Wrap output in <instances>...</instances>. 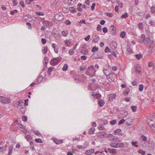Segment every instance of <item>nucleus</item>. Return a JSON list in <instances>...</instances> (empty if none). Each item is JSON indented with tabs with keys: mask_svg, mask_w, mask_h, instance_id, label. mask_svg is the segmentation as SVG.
<instances>
[{
	"mask_svg": "<svg viewBox=\"0 0 155 155\" xmlns=\"http://www.w3.org/2000/svg\"><path fill=\"white\" fill-rule=\"evenodd\" d=\"M137 142H132V144L134 146L136 147H138V145L137 144Z\"/></svg>",
	"mask_w": 155,
	"mask_h": 155,
	"instance_id": "de8ad7c7",
	"label": "nucleus"
},
{
	"mask_svg": "<svg viewBox=\"0 0 155 155\" xmlns=\"http://www.w3.org/2000/svg\"><path fill=\"white\" fill-rule=\"evenodd\" d=\"M6 150L7 149H6V147L5 146H3V147H0V152H4V151H6Z\"/></svg>",
	"mask_w": 155,
	"mask_h": 155,
	"instance_id": "b1692460",
	"label": "nucleus"
},
{
	"mask_svg": "<svg viewBox=\"0 0 155 155\" xmlns=\"http://www.w3.org/2000/svg\"><path fill=\"white\" fill-rule=\"evenodd\" d=\"M85 153L87 155H90L91 154V153L90 150H87L86 151Z\"/></svg>",
	"mask_w": 155,
	"mask_h": 155,
	"instance_id": "774afa93",
	"label": "nucleus"
},
{
	"mask_svg": "<svg viewBox=\"0 0 155 155\" xmlns=\"http://www.w3.org/2000/svg\"><path fill=\"white\" fill-rule=\"evenodd\" d=\"M81 53L84 54H87L88 53V50L85 49L83 50H81Z\"/></svg>",
	"mask_w": 155,
	"mask_h": 155,
	"instance_id": "2eb2a0df",
	"label": "nucleus"
},
{
	"mask_svg": "<svg viewBox=\"0 0 155 155\" xmlns=\"http://www.w3.org/2000/svg\"><path fill=\"white\" fill-rule=\"evenodd\" d=\"M104 104L105 102L103 100L101 99L98 101V104L99 106L101 107H103Z\"/></svg>",
	"mask_w": 155,
	"mask_h": 155,
	"instance_id": "f8f14e48",
	"label": "nucleus"
},
{
	"mask_svg": "<svg viewBox=\"0 0 155 155\" xmlns=\"http://www.w3.org/2000/svg\"><path fill=\"white\" fill-rule=\"evenodd\" d=\"M13 146L12 145L10 146L9 147V151L8 155H11L13 149Z\"/></svg>",
	"mask_w": 155,
	"mask_h": 155,
	"instance_id": "4468645a",
	"label": "nucleus"
},
{
	"mask_svg": "<svg viewBox=\"0 0 155 155\" xmlns=\"http://www.w3.org/2000/svg\"><path fill=\"white\" fill-rule=\"evenodd\" d=\"M110 123L111 125H114L115 124L117 123V121L115 120H114L112 121H111L110 122Z\"/></svg>",
	"mask_w": 155,
	"mask_h": 155,
	"instance_id": "4c0bfd02",
	"label": "nucleus"
},
{
	"mask_svg": "<svg viewBox=\"0 0 155 155\" xmlns=\"http://www.w3.org/2000/svg\"><path fill=\"white\" fill-rule=\"evenodd\" d=\"M42 77L41 76H39L38 78L37 81L38 83L37 84H38V83L41 82L42 81Z\"/></svg>",
	"mask_w": 155,
	"mask_h": 155,
	"instance_id": "4be33fe9",
	"label": "nucleus"
},
{
	"mask_svg": "<svg viewBox=\"0 0 155 155\" xmlns=\"http://www.w3.org/2000/svg\"><path fill=\"white\" fill-rule=\"evenodd\" d=\"M111 51V50L110 48H109L108 47H107L104 50L105 52L107 53V52H110Z\"/></svg>",
	"mask_w": 155,
	"mask_h": 155,
	"instance_id": "72a5a7b5",
	"label": "nucleus"
},
{
	"mask_svg": "<svg viewBox=\"0 0 155 155\" xmlns=\"http://www.w3.org/2000/svg\"><path fill=\"white\" fill-rule=\"evenodd\" d=\"M125 121L124 119L120 120L118 123L119 125H120L123 123Z\"/></svg>",
	"mask_w": 155,
	"mask_h": 155,
	"instance_id": "c03bdc74",
	"label": "nucleus"
},
{
	"mask_svg": "<svg viewBox=\"0 0 155 155\" xmlns=\"http://www.w3.org/2000/svg\"><path fill=\"white\" fill-rule=\"evenodd\" d=\"M35 14L38 15H44V14H43L41 12H35Z\"/></svg>",
	"mask_w": 155,
	"mask_h": 155,
	"instance_id": "3c124183",
	"label": "nucleus"
},
{
	"mask_svg": "<svg viewBox=\"0 0 155 155\" xmlns=\"http://www.w3.org/2000/svg\"><path fill=\"white\" fill-rule=\"evenodd\" d=\"M17 125L21 128L23 129H25L24 127H24L22 124H21L20 123H17Z\"/></svg>",
	"mask_w": 155,
	"mask_h": 155,
	"instance_id": "c9c22d12",
	"label": "nucleus"
},
{
	"mask_svg": "<svg viewBox=\"0 0 155 155\" xmlns=\"http://www.w3.org/2000/svg\"><path fill=\"white\" fill-rule=\"evenodd\" d=\"M28 99H27L25 100V106H28Z\"/></svg>",
	"mask_w": 155,
	"mask_h": 155,
	"instance_id": "e2e57ef3",
	"label": "nucleus"
},
{
	"mask_svg": "<svg viewBox=\"0 0 155 155\" xmlns=\"http://www.w3.org/2000/svg\"><path fill=\"white\" fill-rule=\"evenodd\" d=\"M48 51V49L47 47H44V49L42 50V52L44 54H46Z\"/></svg>",
	"mask_w": 155,
	"mask_h": 155,
	"instance_id": "bb28decb",
	"label": "nucleus"
},
{
	"mask_svg": "<svg viewBox=\"0 0 155 155\" xmlns=\"http://www.w3.org/2000/svg\"><path fill=\"white\" fill-rule=\"evenodd\" d=\"M77 147L78 149H84L85 148H86V147H84L83 146H81V145H78L77 146Z\"/></svg>",
	"mask_w": 155,
	"mask_h": 155,
	"instance_id": "864d4df0",
	"label": "nucleus"
},
{
	"mask_svg": "<svg viewBox=\"0 0 155 155\" xmlns=\"http://www.w3.org/2000/svg\"><path fill=\"white\" fill-rule=\"evenodd\" d=\"M111 134H107L105 132L101 131L97 133V136L100 137L102 138L105 137V138H109L110 137L109 135H111Z\"/></svg>",
	"mask_w": 155,
	"mask_h": 155,
	"instance_id": "f03ea898",
	"label": "nucleus"
},
{
	"mask_svg": "<svg viewBox=\"0 0 155 155\" xmlns=\"http://www.w3.org/2000/svg\"><path fill=\"white\" fill-rule=\"evenodd\" d=\"M117 3L119 4V5L118 6V7H120V8H122L123 6V3L122 2H120L119 1Z\"/></svg>",
	"mask_w": 155,
	"mask_h": 155,
	"instance_id": "49530a36",
	"label": "nucleus"
},
{
	"mask_svg": "<svg viewBox=\"0 0 155 155\" xmlns=\"http://www.w3.org/2000/svg\"><path fill=\"white\" fill-rule=\"evenodd\" d=\"M127 51L129 54H131L133 52L132 50L130 48V47L127 48Z\"/></svg>",
	"mask_w": 155,
	"mask_h": 155,
	"instance_id": "a18cd8bd",
	"label": "nucleus"
},
{
	"mask_svg": "<svg viewBox=\"0 0 155 155\" xmlns=\"http://www.w3.org/2000/svg\"><path fill=\"white\" fill-rule=\"evenodd\" d=\"M17 0H13L12 2L13 3V5L14 6H16L18 4V2H17Z\"/></svg>",
	"mask_w": 155,
	"mask_h": 155,
	"instance_id": "13d9d810",
	"label": "nucleus"
},
{
	"mask_svg": "<svg viewBox=\"0 0 155 155\" xmlns=\"http://www.w3.org/2000/svg\"><path fill=\"white\" fill-rule=\"evenodd\" d=\"M141 138L142 139V140L144 141H145L147 140V138L145 136H144L142 135L141 136Z\"/></svg>",
	"mask_w": 155,
	"mask_h": 155,
	"instance_id": "680f3d73",
	"label": "nucleus"
},
{
	"mask_svg": "<svg viewBox=\"0 0 155 155\" xmlns=\"http://www.w3.org/2000/svg\"><path fill=\"white\" fill-rule=\"evenodd\" d=\"M52 140L54 142L57 144H61L63 143V140H58L55 138H53Z\"/></svg>",
	"mask_w": 155,
	"mask_h": 155,
	"instance_id": "6e6552de",
	"label": "nucleus"
},
{
	"mask_svg": "<svg viewBox=\"0 0 155 155\" xmlns=\"http://www.w3.org/2000/svg\"><path fill=\"white\" fill-rule=\"evenodd\" d=\"M74 49H73V48H72V49H71L69 51V53L70 55H72L74 53Z\"/></svg>",
	"mask_w": 155,
	"mask_h": 155,
	"instance_id": "7c9ffc66",
	"label": "nucleus"
},
{
	"mask_svg": "<svg viewBox=\"0 0 155 155\" xmlns=\"http://www.w3.org/2000/svg\"><path fill=\"white\" fill-rule=\"evenodd\" d=\"M98 50V48L96 47V46H94L92 48L91 50V51L93 52H94L96 51H97Z\"/></svg>",
	"mask_w": 155,
	"mask_h": 155,
	"instance_id": "a878e982",
	"label": "nucleus"
},
{
	"mask_svg": "<svg viewBox=\"0 0 155 155\" xmlns=\"http://www.w3.org/2000/svg\"><path fill=\"white\" fill-rule=\"evenodd\" d=\"M114 73H110L107 75H106V77L108 81L110 82H113L114 81V78L113 76Z\"/></svg>",
	"mask_w": 155,
	"mask_h": 155,
	"instance_id": "423d86ee",
	"label": "nucleus"
},
{
	"mask_svg": "<svg viewBox=\"0 0 155 155\" xmlns=\"http://www.w3.org/2000/svg\"><path fill=\"white\" fill-rule=\"evenodd\" d=\"M0 101L2 103H9L11 100L9 98L3 96H0Z\"/></svg>",
	"mask_w": 155,
	"mask_h": 155,
	"instance_id": "20e7f679",
	"label": "nucleus"
},
{
	"mask_svg": "<svg viewBox=\"0 0 155 155\" xmlns=\"http://www.w3.org/2000/svg\"><path fill=\"white\" fill-rule=\"evenodd\" d=\"M139 28L140 29H142L143 28V24L142 23H139Z\"/></svg>",
	"mask_w": 155,
	"mask_h": 155,
	"instance_id": "603ef678",
	"label": "nucleus"
},
{
	"mask_svg": "<svg viewBox=\"0 0 155 155\" xmlns=\"http://www.w3.org/2000/svg\"><path fill=\"white\" fill-rule=\"evenodd\" d=\"M138 152L142 155H144L145 154V152L141 149L139 150Z\"/></svg>",
	"mask_w": 155,
	"mask_h": 155,
	"instance_id": "473e14b6",
	"label": "nucleus"
},
{
	"mask_svg": "<svg viewBox=\"0 0 155 155\" xmlns=\"http://www.w3.org/2000/svg\"><path fill=\"white\" fill-rule=\"evenodd\" d=\"M18 11L17 10L15 9L13 10V11H11L10 12V13L12 15H13L15 14V13L18 12Z\"/></svg>",
	"mask_w": 155,
	"mask_h": 155,
	"instance_id": "f704fd0d",
	"label": "nucleus"
},
{
	"mask_svg": "<svg viewBox=\"0 0 155 155\" xmlns=\"http://www.w3.org/2000/svg\"><path fill=\"white\" fill-rule=\"evenodd\" d=\"M99 39L100 38L99 36L97 35H94V37L92 40V42L94 43H97Z\"/></svg>",
	"mask_w": 155,
	"mask_h": 155,
	"instance_id": "9b49d317",
	"label": "nucleus"
},
{
	"mask_svg": "<svg viewBox=\"0 0 155 155\" xmlns=\"http://www.w3.org/2000/svg\"><path fill=\"white\" fill-rule=\"evenodd\" d=\"M151 12L152 13H154L155 12V7H151Z\"/></svg>",
	"mask_w": 155,
	"mask_h": 155,
	"instance_id": "79ce46f5",
	"label": "nucleus"
},
{
	"mask_svg": "<svg viewBox=\"0 0 155 155\" xmlns=\"http://www.w3.org/2000/svg\"><path fill=\"white\" fill-rule=\"evenodd\" d=\"M135 69L136 72L140 73L141 71V68L138 64H136L135 65Z\"/></svg>",
	"mask_w": 155,
	"mask_h": 155,
	"instance_id": "1a4fd4ad",
	"label": "nucleus"
},
{
	"mask_svg": "<svg viewBox=\"0 0 155 155\" xmlns=\"http://www.w3.org/2000/svg\"><path fill=\"white\" fill-rule=\"evenodd\" d=\"M35 141L37 143H42V141L41 139H36L35 140Z\"/></svg>",
	"mask_w": 155,
	"mask_h": 155,
	"instance_id": "ea45409f",
	"label": "nucleus"
},
{
	"mask_svg": "<svg viewBox=\"0 0 155 155\" xmlns=\"http://www.w3.org/2000/svg\"><path fill=\"white\" fill-rule=\"evenodd\" d=\"M103 31L104 33H106L107 31V29L106 27H104L103 28Z\"/></svg>",
	"mask_w": 155,
	"mask_h": 155,
	"instance_id": "052dcab7",
	"label": "nucleus"
},
{
	"mask_svg": "<svg viewBox=\"0 0 155 155\" xmlns=\"http://www.w3.org/2000/svg\"><path fill=\"white\" fill-rule=\"evenodd\" d=\"M126 35V33L124 31L121 32L120 34V36L121 37L124 38Z\"/></svg>",
	"mask_w": 155,
	"mask_h": 155,
	"instance_id": "c85d7f7f",
	"label": "nucleus"
},
{
	"mask_svg": "<svg viewBox=\"0 0 155 155\" xmlns=\"http://www.w3.org/2000/svg\"><path fill=\"white\" fill-rule=\"evenodd\" d=\"M116 97V95L115 94H110L109 95V97L110 100H112L113 99H114Z\"/></svg>",
	"mask_w": 155,
	"mask_h": 155,
	"instance_id": "dca6fc26",
	"label": "nucleus"
},
{
	"mask_svg": "<svg viewBox=\"0 0 155 155\" xmlns=\"http://www.w3.org/2000/svg\"><path fill=\"white\" fill-rule=\"evenodd\" d=\"M95 3H93L92 4V5L91 6V8L92 10H93L94 9V7L95 6Z\"/></svg>",
	"mask_w": 155,
	"mask_h": 155,
	"instance_id": "0e129e2a",
	"label": "nucleus"
},
{
	"mask_svg": "<svg viewBox=\"0 0 155 155\" xmlns=\"http://www.w3.org/2000/svg\"><path fill=\"white\" fill-rule=\"evenodd\" d=\"M19 4L21 5V6L22 7L24 8L25 7V5L24 2L23 1H21L20 2Z\"/></svg>",
	"mask_w": 155,
	"mask_h": 155,
	"instance_id": "58836bf2",
	"label": "nucleus"
},
{
	"mask_svg": "<svg viewBox=\"0 0 155 155\" xmlns=\"http://www.w3.org/2000/svg\"><path fill=\"white\" fill-rule=\"evenodd\" d=\"M25 137L29 142H30L32 139V137L31 135H28L25 136Z\"/></svg>",
	"mask_w": 155,
	"mask_h": 155,
	"instance_id": "f3484780",
	"label": "nucleus"
},
{
	"mask_svg": "<svg viewBox=\"0 0 155 155\" xmlns=\"http://www.w3.org/2000/svg\"><path fill=\"white\" fill-rule=\"evenodd\" d=\"M54 18L56 20L61 21L63 19V15L61 13L56 14L54 15Z\"/></svg>",
	"mask_w": 155,
	"mask_h": 155,
	"instance_id": "39448f33",
	"label": "nucleus"
},
{
	"mask_svg": "<svg viewBox=\"0 0 155 155\" xmlns=\"http://www.w3.org/2000/svg\"><path fill=\"white\" fill-rule=\"evenodd\" d=\"M101 26L100 25H98L97 27V31H101Z\"/></svg>",
	"mask_w": 155,
	"mask_h": 155,
	"instance_id": "09e8293b",
	"label": "nucleus"
},
{
	"mask_svg": "<svg viewBox=\"0 0 155 155\" xmlns=\"http://www.w3.org/2000/svg\"><path fill=\"white\" fill-rule=\"evenodd\" d=\"M110 146L112 147L117 148V144H115V143H111L110 144Z\"/></svg>",
	"mask_w": 155,
	"mask_h": 155,
	"instance_id": "5fc2aeb1",
	"label": "nucleus"
},
{
	"mask_svg": "<svg viewBox=\"0 0 155 155\" xmlns=\"http://www.w3.org/2000/svg\"><path fill=\"white\" fill-rule=\"evenodd\" d=\"M52 46L54 48L55 52L56 53H58V48L56 47V44H52Z\"/></svg>",
	"mask_w": 155,
	"mask_h": 155,
	"instance_id": "6ab92c4d",
	"label": "nucleus"
},
{
	"mask_svg": "<svg viewBox=\"0 0 155 155\" xmlns=\"http://www.w3.org/2000/svg\"><path fill=\"white\" fill-rule=\"evenodd\" d=\"M104 129V126L103 125H101L99 128V130H103Z\"/></svg>",
	"mask_w": 155,
	"mask_h": 155,
	"instance_id": "69168bd1",
	"label": "nucleus"
},
{
	"mask_svg": "<svg viewBox=\"0 0 155 155\" xmlns=\"http://www.w3.org/2000/svg\"><path fill=\"white\" fill-rule=\"evenodd\" d=\"M68 65L67 64H65L62 68V70L63 71H66L68 69Z\"/></svg>",
	"mask_w": 155,
	"mask_h": 155,
	"instance_id": "393cba45",
	"label": "nucleus"
},
{
	"mask_svg": "<svg viewBox=\"0 0 155 155\" xmlns=\"http://www.w3.org/2000/svg\"><path fill=\"white\" fill-rule=\"evenodd\" d=\"M41 42H42V44H45L46 42V39L44 38H42L41 39Z\"/></svg>",
	"mask_w": 155,
	"mask_h": 155,
	"instance_id": "4d7b16f0",
	"label": "nucleus"
},
{
	"mask_svg": "<svg viewBox=\"0 0 155 155\" xmlns=\"http://www.w3.org/2000/svg\"><path fill=\"white\" fill-rule=\"evenodd\" d=\"M139 90L140 91H142L143 89V86L142 84H141L139 85Z\"/></svg>",
	"mask_w": 155,
	"mask_h": 155,
	"instance_id": "e433bc0d",
	"label": "nucleus"
},
{
	"mask_svg": "<svg viewBox=\"0 0 155 155\" xmlns=\"http://www.w3.org/2000/svg\"><path fill=\"white\" fill-rule=\"evenodd\" d=\"M34 132L35 134L36 135H37L39 136H41V134L40 132H39L38 131H37V132L35 131Z\"/></svg>",
	"mask_w": 155,
	"mask_h": 155,
	"instance_id": "8fccbe9b",
	"label": "nucleus"
},
{
	"mask_svg": "<svg viewBox=\"0 0 155 155\" xmlns=\"http://www.w3.org/2000/svg\"><path fill=\"white\" fill-rule=\"evenodd\" d=\"M95 130V129L94 127H91L89 130V131L88 132L89 134H94V132Z\"/></svg>",
	"mask_w": 155,
	"mask_h": 155,
	"instance_id": "a211bd4d",
	"label": "nucleus"
},
{
	"mask_svg": "<svg viewBox=\"0 0 155 155\" xmlns=\"http://www.w3.org/2000/svg\"><path fill=\"white\" fill-rule=\"evenodd\" d=\"M22 120L25 122L27 120V117L25 116H24L22 117Z\"/></svg>",
	"mask_w": 155,
	"mask_h": 155,
	"instance_id": "37998d69",
	"label": "nucleus"
},
{
	"mask_svg": "<svg viewBox=\"0 0 155 155\" xmlns=\"http://www.w3.org/2000/svg\"><path fill=\"white\" fill-rule=\"evenodd\" d=\"M128 16V15L127 13H125L124 14L122 15L121 16V18H127Z\"/></svg>",
	"mask_w": 155,
	"mask_h": 155,
	"instance_id": "cd10ccee",
	"label": "nucleus"
},
{
	"mask_svg": "<svg viewBox=\"0 0 155 155\" xmlns=\"http://www.w3.org/2000/svg\"><path fill=\"white\" fill-rule=\"evenodd\" d=\"M90 35H88L85 38V41H88L90 38Z\"/></svg>",
	"mask_w": 155,
	"mask_h": 155,
	"instance_id": "338daca9",
	"label": "nucleus"
},
{
	"mask_svg": "<svg viewBox=\"0 0 155 155\" xmlns=\"http://www.w3.org/2000/svg\"><path fill=\"white\" fill-rule=\"evenodd\" d=\"M65 23L67 25H69L71 24V22L69 20H67L65 21Z\"/></svg>",
	"mask_w": 155,
	"mask_h": 155,
	"instance_id": "a19ab883",
	"label": "nucleus"
},
{
	"mask_svg": "<svg viewBox=\"0 0 155 155\" xmlns=\"http://www.w3.org/2000/svg\"><path fill=\"white\" fill-rule=\"evenodd\" d=\"M129 119H127L126 120L127 121L126 122V124H127L128 126H130L132 124V122H130V123H128V122L127 121H128Z\"/></svg>",
	"mask_w": 155,
	"mask_h": 155,
	"instance_id": "bf43d9fd",
	"label": "nucleus"
},
{
	"mask_svg": "<svg viewBox=\"0 0 155 155\" xmlns=\"http://www.w3.org/2000/svg\"><path fill=\"white\" fill-rule=\"evenodd\" d=\"M117 147H123L124 144L123 143H117Z\"/></svg>",
	"mask_w": 155,
	"mask_h": 155,
	"instance_id": "412c9836",
	"label": "nucleus"
},
{
	"mask_svg": "<svg viewBox=\"0 0 155 155\" xmlns=\"http://www.w3.org/2000/svg\"><path fill=\"white\" fill-rule=\"evenodd\" d=\"M110 31H111V34L113 35H114L116 34V28H115L114 25H112L110 27Z\"/></svg>",
	"mask_w": 155,
	"mask_h": 155,
	"instance_id": "0eeeda50",
	"label": "nucleus"
},
{
	"mask_svg": "<svg viewBox=\"0 0 155 155\" xmlns=\"http://www.w3.org/2000/svg\"><path fill=\"white\" fill-rule=\"evenodd\" d=\"M145 38V35H142L140 39V42L143 43L144 42Z\"/></svg>",
	"mask_w": 155,
	"mask_h": 155,
	"instance_id": "aec40b11",
	"label": "nucleus"
},
{
	"mask_svg": "<svg viewBox=\"0 0 155 155\" xmlns=\"http://www.w3.org/2000/svg\"><path fill=\"white\" fill-rule=\"evenodd\" d=\"M108 150L109 152L110 153H112L113 154L115 155L117 153L116 150L115 149L113 148L110 149V148H108Z\"/></svg>",
	"mask_w": 155,
	"mask_h": 155,
	"instance_id": "9d476101",
	"label": "nucleus"
},
{
	"mask_svg": "<svg viewBox=\"0 0 155 155\" xmlns=\"http://www.w3.org/2000/svg\"><path fill=\"white\" fill-rule=\"evenodd\" d=\"M54 69V68L53 67H49L48 71V74L49 75H51V72Z\"/></svg>",
	"mask_w": 155,
	"mask_h": 155,
	"instance_id": "ddd939ff",
	"label": "nucleus"
},
{
	"mask_svg": "<svg viewBox=\"0 0 155 155\" xmlns=\"http://www.w3.org/2000/svg\"><path fill=\"white\" fill-rule=\"evenodd\" d=\"M94 66H90L86 71L85 74L87 75L90 77H93L95 75V71H94Z\"/></svg>",
	"mask_w": 155,
	"mask_h": 155,
	"instance_id": "f257e3e1",
	"label": "nucleus"
},
{
	"mask_svg": "<svg viewBox=\"0 0 155 155\" xmlns=\"http://www.w3.org/2000/svg\"><path fill=\"white\" fill-rule=\"evenodd\" d=\"M107 15L110 17H111L113 16V15L111 13H107Z\"/></svg>",
	"mask_w": 155,
	"mask_h": 155,
	"instance_id": "6e6d98bb",
	"label": "nucleus"
},
{
	"mask_svg": "<svg viewBox=\"0 0 155 155\" xmlns=\"http://www.w3.org/2000/svg\"><path fill=\"white\" fill-rule=\"evenodd\" d=\"M136 58L138 60H140L141 58L142 57V55L141 54H137L135 55Z\"/></svg>",
	"mask_w": 155,
	"mask_h": 155,
	"instance_id": "5701e85b",
	"label": "nucleus"
},
{
	"mask_svg": "<svg viewBox=\"0 0 155 155\" xmlns=\"http://www.w3.org/2000/svg\"><path fill=\"white\" fill-rule=\"evenodd\" d=\"M131 108L133 111L134 112L136 111L137 109V107L136 106H132L131 107Z\"/></svg>",
	"mask_w": 155,
	"mask_h": 155,
	"instance_id": "c756f323",
	"label": "nucleus"
},
{
	"mask_svg": "<svg viewBox=\"0 0 155 155\" xmlns=\"http://www.w3.org/2000/svg\"><path fill=\"white\" fill-rule=\"evenodd\" d=\"M61 59V58L58 57L52 59L50 61V64L52 66H55L58 64Z\"/></svg>",
	"mask_w": 155,
	"mask_h": 155,
	"instance_id": "7ed1b4c3",
	"label": "nucleus"
},
{
	"mask_svg": "<svg viewBox=\"0 0 155 155\" xmlns=\"http://www.w3.org/2000/svg\"><path fill=\"white\" fill-rule=\"evenodd\" d=\"M129 92V89H127L123 92V93L124 95L127 96Z\"/></svg>",
	"mask_w": 155,
	"mask_h": 155,
	"instance_id": "2f4dec72",
	"label": "nucleus"
}]
</instances>
